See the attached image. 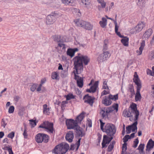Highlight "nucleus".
Masks as SVG:
<instances>
[{
    "mask_svg": "<svg viewBox=\"0 0 154 154\" xmlns=\"http://www.w3.org/2000/svg\"><path fill=\"white\" fill-rule=\"evenodd\" d=\"M100 128L101 130L103 131L104 128H103V126L105 123L103 122L101 120H100Z\"/></svg>",
    "mask_w": 154,
    "mask_h": 154,
    "instance_id": "nucleus-54",
    "label": "nucleus"
},
{
    "mask_svg": "<svg viewBox=\"0 0 154 154\" xmlns=\"http://www.w3.org/2000/svg\"><path fill=\"white\" fill-rule=\"evenodd\" d=\"M90 58L86 55H81L75 57L72 59L74 65V68L75 69L73 72L81 73L83 70L84 63L87 65L90 61Z\"/></svg>",
    "mask_w": 154,
    "mask_h": 154,
    "instance_id": "nucleus-1",
    "label": "nucleus"
},
{
    "mask_svg": "<svg viewBox=\"0 0 154 154\" xmlns=\"http://www.w3.org/2000/svg\"><path fill=\"white\" fill-rule=\"evenodd\" d=\"M14 110V107L13 106H11L8 109V112L9 113H13Z\"/></svg>",
    "mask_w": 154,
    "mask_h": 154,
    "instance_id": "nucleus-49",
    "label": "nucleus"
},
{
    "mask_svg": "<svg viewBox=\"0 0 154 154\" xmlns=\"http://www.w3.org/2000/svg\"><path fill=\"white\" fill-rule=\"evenodd\" d=\"M110 137H109L106 135H104L103 137V140L102 143V148L106 147V145L108 144L109 143L111 140L113 139V136H110Z\"/></svg>",
    "mask_w": 154,
    "mask_h": 154,
    "instance_id": "nucleus-12",
    "label": "nucleus"
},
{
    "mask_svg": "<svg viewBox=\"0 0 154 154\" xmlns=\"http://www.w3.org/2000/svg\"><path fill=\"white\" fill-rule=\"evenodd\" d=\"M56 21V18L51 14L48 15L46 20V24L48 25L54 23Z\"/></svg>",
    "mask_w": 154,
    "mask_h": 154,
    "instance_id": "nucleus-14",
    "label": "nucleus"
},
{
    "mask_svg": "<svg viewBox=\"0 0 154 154\" xmlns=\"http://www.w3.org/2000/svg\"><path fill=\"white\" fill-rule=\"evenodd\" d=\"M6 124V123H5V121L3 119H2V126H3L4 128H5Z\"/></svg>",
    "mask_w": 154,
    "mask_h": 154,
    "instance_id": "nucleus-61",
    "label": "nucleus"
},
{
    "mask_svg": "<svg viewBox=\"0 0 154 154\" xmlns=\"http://www.w3.org/2000/svg\"><path fill=\"white\" fill-rule=\"evenodd\" d=\"M115 31L117 35L121 38H123L124 37L123 35H122L120 32H118V30L119 28V26L118 25L116 21H115Z\"/></svg>",
    "mask_w": 154,
    "mask_h": 154,
    "instance_id": "nucleus-33",
    "label": "nucleus"
},
{
    "mask_svg": "<svg viewBox=\"0 0 154 154\" xmlns=\"http://www.w3.org/2000/svg\"><path fill=\"white\" fill-rule=\"evenodd\" d=\"M141 99V97H135V100L136 102L140 101Z\"/></svg>",
    "mask_w": 154,
    "mask_h": 154,
    "instance_id": "nucleus-62",
    "label": "nucleus"
},
{
    "mask_svg": "<svg viewBox=\"0 0 154 154\" xmlns=\"http://www.w3.org/2000/svg\"><path fill=\"white\" fill-rule=\"evenodd\" d=\"M84 113L82 112L77 117L75 121L77 123H80L83 119L84 117Z\"/></svg>",
    "mask_w": 154,
    "mask_h": 154,
    "instance_id": "nucleus-32",
    "label": "nucleus"
},
{
    "mask_svg": "<svg viewBox=\"0 0 154 154\" xmlns=\"http://www.w3.org/2000/svg\"><path fill=\"white\" fill-rule=\"evenodd\" d=\"M91 97H84L83 99L85 100L84 102L92 106L94 102V98H91Z\"/></svg>",
    "mask_w": 154,
    "mask_h": 154,
    "instance_id": "nucleus-24",
    "label": "nucleus"
},
{
    "mask_svg": "<svg viewBox=\"0 0 154 154\" xmlns=\"http://www.w3.org/2000/svg\"><path fill=\"white\" fill-rule=\"evenodd\" d=\"M119 106L118 104H116L115 105L113 106V109L114 110H115L117 112Z\"/></svg>",
    "mask_w": 154,
    "mask_h": 154,
    "instance_id": "nucleus-55",
    "label": "nucleus"
},
{
    "mask_svg": "<svg viewBox=\"0 0 154 154\" xmlns=\"http://www.w3.org/2000/svg\"><path fill=\"white\" fill-rule=\"evenodd\" d=\"M105 89V90H104L102 92L101 96L104 95H107L109 94L110 91L109 88H106V89Z\"/></svg>",
    "mask_w": 154,
    "mask_h": 154,
    "instance_id": "nucleus-42",
    "label": "nucleus"
},
{
    "mask_svg": "<svg viewBox=\"0 0 154 154\" xmlns=\"http://www.w3.org/2000/svg\"><path fill=\"white\" fill-rule=\"evenodd\" d=\"M128 91L131 93V96H133L134 94V87L133 85H130L128 89Z\"/></svg>",
    "mask_w": 154,
    "mask_h": 154,
    "instance_id": "nucleus-45",
    "label": "nucleus"
},
{
    "mask_svg": "<svg viewBox=\"0 0 154 154\" xmlns=\"http://www.w3.org/2000/svg\"><path fill=\"white\" fill-rule=\"evenodd\" d=\"M133 80L137 86V92L135 96H141L140 91L141 88V82L136 72H135L134 73Z\"/></svg>",
    "mask_w": 154,
    "mask_h": 154,
    "instance_id": "nucleus-4",
    "label": "nucleus"
},
{
    "mask_svg": "<svg viewBox=\"0 0 154 154\" xmlns=\"http://www.w3.org/2000/svg\"><path fill=\"white\" fill-rule=\"evenodd\" d=\"M130 139V136L128 135H125L123 139V141L124 143H126L128 140Z\"/></svg>",
    "mask_w": 154,
    "mask_h": 154,
    "instance_id": "nucleus-48",
    "label": "nucleus"
},
{
    "mask_svg": "<svg viewBox=\"0 0 154 154\" xmlns=\"http://www.w3.org/2000/svg\"><path fill=\"white\" fill-rule=\"evenodd\" d=\"M121 40V42L125 46L127 47L128 46L129 38L127 37H124Z\"/></svg>",
    "mask_w": 154,
    "mask_h": 154,
    "instance_id": "nucleus-30",
    "label": "nucleus"
},
{
    "mask_svg": "<svg viewBox=\"0 0 154 154\" xmlns=\"http://www.w3.org/2000/svg\"><path fill=\"white\" fill-rule=\"evenodd\" d=\"M73 73L74 74V79L76 81L77 86L80 88H82L83 85V79L77 75L80 73Z\"/></svg>",
    "mask_w": 154,
    "mask_h": 154,
    "instance_id": "nucleus-10",
    "label": "nucleus"
},
{
    "mask_svg": "<svg viewBox=\"0 0 154 154\" xmlns=\"http://www.w3.org/2000/svg\"><path fill=\"white\" fill-rule=\"evenodd\" d=\"M102 103L105 106H108L111 104L112 99L111 97H105L103 99Z\"/></svg>",
    "mask_w": 154,
    "mask_h": 154,
    "instance_id": "nucleus-15",
    "label": "nucleus"
},
{
    "mask_svg": "<svg viewBox=\"0 0 154 154\" xmlns=\"http://www.w3.org/2000/svg\"><path fill=\"white\" fill-rule=\"evenodd\" d=\"M102 54H100L97 58L99 63L103 62L106 60L110 57L109 53L108 51H103Z\"/></svg>",
    "mask_w": 154,
    "mask_h": 154,
    "instance_id": "nucleus-7",
    "label": "nucleus"
},
{
    "mask_svg": "<svg viewBox=\"0 0 154 154\" xmlns=\"http://www.w3.org/2000/svg\"><path fill=\"white\" fill-rule=\"evenodd\" d=\"M98 81L95 82L93 85L91 87L90 89H88L86 90V91L88 92L93 93L95 92L98 88Z\"/></svg>",
    "mask_w": 154,
    "mask_h": 154,
    "instance_id": "nucleus-13",
    "label": "nucleus"
},
{
    "mask_svg": "<svg viewBox=\"0 0 154 154\" xmlns=\"http://www.w3.org/2000/svg\"><path fill=\"white\" fill-rule=\"evenodd\" d=\"M69 148L68 144L63 143L56 146L52 152L54 154H65Z\"/></svg>",
    "mask_w": 154,
    "mask_h": 154,
    "instance_id": "nucleus-2",
    "label": "nucleus"
},
{
    "mask_svg": "<svg viewBox=\"0 0 154 154\" xmlns=\"http://www.w3.org/2000/svg\"><path fill=\"white\" fill-rule=\"evenodd\" d=\"M81 2L85 8L87 9L89 8L91 2V0H81Z\"/></svg>",
    "mask_w": 154,
    "mask_h": 154,
    "instance_id": "nucleus-26",
    "label": "nucleus"
},
{
    "mask_svg": "<svg viewBox=\"0 0 154 154\" xmlns=\"http://www.w3.org/2000/svg\"><path fill=\"white\" fill-rule=\"evenodd\" d=\"M74 130L75 131L77 135L79 137H82L85 134L83 132V130L79 125H78Z\"/></svg>",
    "mask_w": 154,
    "mask_h": 154,
    "instance_id": "nucleus-17",
    "label": "nucleus"
},
{
    "mask_svg": "<svg viewBox=\"0 0 154 154\" xmlns=\"http://www.w3.org/2000/svg\"><path fill=\"white\" fill-rule=\"evenodd\" d=\"M146 73L147 75H149L152 76V71H151L149 69H147L146 70Z\"/></svg>",
    "mask_w": 154,
    "mask_h": 154,
    "instance_id": "nucleus-58",
    "label": "nucleus"
},
{
    "mask_svg": "<svg viewBox=\"0 0 154 154\" xmlns=\"http://www.w3.org/2000/svg\"><path fill=\"white\" fill-rule=\"evenodd\" d=\"M8 151L9 153V154H13V153L12 152V149L11 148H8ZM5 154H6V152H5Z\"/></svg>",
    "mask_w": 154,
    "mask_h": 154,
    "instance_id": "nucleus-57",
    "label": "nucleus"
},
{
    "mask_svg": "<svg viewBox=\"0 0 154 154\" xmlns=\"http://www.w3.org/2000/svg\"><path fill=\"white\" fill-rule=\"evenodd\" d=\"M139 143V140L138 139L136 138L135 139V140L134 141V146L133 147L134 148H136L137 146V144Z\"/></svg>",
    "mask_w": 154,
    "mask_h": 154,
    "instance_id": "nucleus-52",
    "label": "nucleus"
},
{
    "mask_svg": "<svg viewBox=\"0 0 154 154\" xmlns=\"http://www.w3.org/2000/svg\"><path fill=\"white\" fill-rule=\"evenodd\" d=\"M98 2L100 4L101 6H98V8L99 11L101 10V8H105L106 3L104 0H97Z\"/></svg>",
    "mask_w": 154,
    "mask_h": 154,
    "instance_id": "nucleus-29",
    "label": "nucleus"
},
{
    "mask_svg": "<svg viewBox=\"0 0 154 154\" xmlns=\"http://www.w3.org/2000/svg\"><path fill=\"white\" fill-rule=\"evenodd\" d=\"M74 22L77 26L82 27L85 21L79 19H76L74 20Z\"/></svg>",
    "mask_w": 154,
    "mask_h": 154,
    "instance_id": "nucleus-27",
    "label": "nucleus"
},
{
    "mask_svg": "<svg viewBox=\"0 0 154 154\" xmlns=\"http://www.w3.org/2000/svg\"><path fill=\"white\" fill-rule=\"evenodd\" d=\"M61 38V36L60 35H55L53 37L54 40L57 42H61L63 41Z\"/></svg>",
    "mask_w": 154,
    "mask_h": 154,
    "instance_id": "nucleus-38",
    "label": "nucleus"
},
{
    "mask_svg": "<svg viewBox=\"0 0 154 154\" xmlns=\"http://www.w3.org/2000/svg\"><path fill=\"white\" fill-rule=\"evenodd\" d=\"M145 45V41L143 40L141 43L140 47L139 48V50H137V51L138 55H140L142 54L143 50Z\"/></svg>",
    "mask_w": 154,
    "mask_h": 154,
    "instance_id": "nucleus-25",
    "label": "nucleus"
},
{
    "mask_svg": "<svg viewBox=\"0 0 154 154\" xmlns=\"http://www.w3.org/2000/svg\"><path fill=\"white\" fill-rule=\"evenodd\" d=\"M109 42L108 40L105 39L103 42V51H106L108 49Z\"/></svg>",
    "mask_w": 154,
    "mask_h": 154,
    "instance_id": "nucleus-34",
    "label": "nucleus"
},
{
    "mask_svg": "<svg viewBox=\"0 0 154 154\" xmlns=\"http://www.w3.org/2000/svg\"><path fill=\"white\" fill-rule=\"evenodd\" d=\"M74 134L72 131H69L68 133L66 136V139L69 142H71L74 137Z\"/></svg>",
    "mask_w": 154,
    "mask_h": 154,
    "instance_id": "nucleus-20",
    "label": "nucleus"
},
{
    "mask_svg": "<svg viewBox=\"0 0 154 154\" xmlns=\"http://www.w3.org/2000/svg\"><path fill=\"white\" fill-rule=\"evenodd\" d=\"M14 133L13 132H12L8 135V137L9 138L12 139L14 137Z\"/></svg>",
    "mask_w": 154,
    "mask_h": 154,
    "instance_id": "nucleus-53",
    "label": "nucleus"
},
{
    "mask_svg": "<svg viewBox=\"0 0 154 154\" xmlns=\"http://www.w3.org/2000/svg\"><path fill=\"white\" fill-rule=\"evenodd\" d=\"M30 124L32 125V127H34L36 125V122L35 120H29Z\"/></svg>",
    "mask_w": 154,
    "mask_h": 154,
    "instance_id": "nucleus-51",
    "label": "nucleus"
},
{
    "mask_svg": "<svg viewBox=\"0 0 154 154\" xmlns=\"http://www.w3.org/2000/svg\"><path fill=\"white\" fill-rule=\"evenodd\" d=\"M23 135L24 136V137L25 138H27V132H26V129H25V130H24V132H23Z\"/></svg>",
    "mask_w": 154,
    "mask_h": 154,
    "instance_id": "nucleus-63",
    "label": "nucleus"
},
{
    "mask_svg": "<svg viewBox=\"0 0 154 154\" xmlns=\"http://www.w3.org/2000/svg\"><path fill=\"white\" fill-rule=\"evenodd\" d=\"M39 127L45 129L47 130L48 132L51 133H53L54 131L53 123L48 121L44 122Z\"/></svg>",
    "mask_w": 154,
    "mask_h": 154,
    "instance_id": "nucleus-5",
    "label": "nucleus"
},
{
    "mask_svg": "<svg viewBox=\"0 0 154 154\" xmlns=\"http://www.w3.org/2000/svg\"><path fill=\"white\" fill-rule=\"evenodd\" d=\"M73 13L76 15L80 17L81 16V14L79 9L78 8H73L72 10Z\"/></svg>",
    "mask_w": 154,
    "mask_h": 154,
    "instance_id": "nucleus-37",
    "label": "nucleus"
},
{
    "mask_svg": "<svg viewBox=\"0 0 154 154\" xmlns=\"http://www.w3.org/2000/svg\"><path fill=\"white\" fill-rule=\"evenodd\" d=\"M38 84H37L35 83L33 84L32 85H31V87L30 88V90L32 91H34L35 90H36V87Z\"/></svg>",
    "mask_w": 154,
    "mask_h": 154,
    "instance_id": "nucleus-46",
    "label": "nucleus"
},
{
    "mask_svg": "<svg viewBox=\"0 0 154 154\" xmlns=\"http://www.w3.org/2000/svg\"><path fill=\"white\" fill-rule=\"evenodd\" d=\"M107 24V20L106 18L103 17L102 20L99 22V24L100 26L103 28L106 27Z\"/></svg>",
    "mask_w": 154,
    "mask_h": 154,
    "instance_id": "nucleus-28",
    "label": "nucleus"
},
{
    "mask_svg": "<svg viewBox=\"0 0 154 154\" xmlns=\"http://www.w3.org/2000/svg\"><path fill=\"white\" fill-rule=\"evenodd\" d=\"M78 51V49L77 48H69L68 49L67 51L66 54L71 57H72L74 56L75 52Z\"/></svg>",
    "mask_w": 154,
    "mask_h": 154,
    "instance_id": "nucleus-19",
    "label": "nucleus"
},
{
    "mask_svg": "<svg viewBox=\"0 0 154 154\" xmlns=\"http://www.w3.org/2000/svg\"><path fill=\"white\" fill-rule=\"evenodd\" d=\"M152 33V30L151 29L149 28L146 30L143 35V38L148 39L151 35Z\"/></svg>",
    "mask_w": 154,
    "mask_h": 154,
    "instance_id": "nucleus-21",
    "label": "nucleus"
},
{
    "mask_svg": "<svg viewBox=\"0 0 154 154\" xmlns=\"http://www.w3.org/2000/svg\"><path fill=\"white\" fill-rule=\"evenodd\" d=\"M135 121V122L132 125V127L131 130H132V132L135 131V130H137V121Z\"/></svg>",
    "mask_w": 154,
    "mask_h": 154,
    "instance_id": "nucleus-41",
    "label": "nucleus"
},
{
    "mask_svg": "<svg viewBox=\"0 0 154 154\" xmlns=\"http://www.w3.org/2000/svg\"><path fill=\"white\" fill-rule=\"evenodd\" d=\"M81 140V138H79L78 141L76 143V145H77V147L76 148V150H77L79 148V146H80V140Z\"/></svg>",
    "mask_w": 154,
    "mask_h": 154,
    "instance_id": "nucleus-60",
    "label": "nucleus"
},
{
    "mask_svg": "<svg viewBox=\"0 0 154 154\" xmlns=\"http://www.w3.org/2000/svg\"><path fill=\"white\" fill-rule=\"evenodd\" d=\"M67 128L69 129H74L78 125L75 121L72 119H67L66 121Z\"/></svg>",
    "mask_w": 154,
    "mask_h": 154,
    "instance_id": "nucleus-9",
    "label": "nucleus"
},
{
    "mask_svg": "<svg viewBox=\"0 0 154 154\" xmlns=\"http://www.w3.org/2000/svg\"><path fill=\"white\" fill-rule=\"evenodd\" d=\"M51 14L52 16H53L55 17V18H56V17L59 15V13L57 11H54V12H52Z\"/></svg>",
    "mask_w": 154,
    "mask_h": 154,
    "instance_id": "nucleus-56",
    "label": "nucleus"
},
{
    "mask_svg": "<svg viewBox=\"0 0 154 154\" xmlns=\"http://www.w3.org/2000/svg\"><path fill=\"white\" fill-rule=\"evenodd\" d=\"M82 27L86 30H91L93 29V25L91 24L90 23L85 21L84 24L83 25Z\"/></svg>",
    "mask_w": 154,
    "mask_h": 154,
    "instance_id": "nucleus-22",
    "label": "nucleus"
},
{
    "mask_svg": "<svg viewBox=\"0 0 154 154\" xmlns=\"http://www.w3.org/2000/svg\"><path fill=\"white\" fill-rule=\"evenodd\" d=\"M48 136L44 134H38L35 137V140L38 143H41L43 141L47 143L48 141Z\"/></svg>",
    "mask_w": 154,
    "mask_h": 154,
    "instance_id": "nucleus-6",
    "label": "nucleus"
},
{
    "mask_svg": "<svg viewBox=\"0 0 154 154\" xmlns=\"http://www.w3.org/2000/svg\"><path fill=\"white\" fill-rule=\"evenodd\" d=\"M133 113L129 111H128L126 110H124L123 112V115L125 117H133Z\"/></svg>",
    "mask_w": 154,
    "mask_h": 154,
    "instance_id": "nucleus-31",
    "label": "nucleus"
},
{
    "mask_svg": "<svg viewBox=\"0 0 154 154\" xmlns=\"http://www.w3.org/2000/svg\"><path fill=\"white\" fill-rule=\"evenodd\" d=\"M116 143V142L115 141H113L110 144L107 150L109 152L111 151L114 148V146Z\"/></svg>",
    "mask_w": 154,
    "mask_h": 154,
    "instance_id": "nucleus-39",
    "label": "nucleus"
},
{
    "mask_svg": "<svg viewBox=\"0 0 154 154\" xmlns=\"http://www.w3.org/2000/svg\"><path fill=\"white\" fill-rule=\"evenodd\" d=\"M107 81L106 80H104L103 81V88L104 89H106L108 88L107 85Z\"/></svg>",
    "mask_w": 154,
    "mask_h": 154,
    "instance_id": "nucleus-50",
    "label": "nucleus"
},
{
    "mask_svg": "<svg viewBox=\"0 0 154 154\" xmlns=\"http://www.w3.org/2000/svg\"><path fill=\"white\" fill-rule=\"evenodd\" d=\"M59 74L57 72H52L51 74V78L53 79H58Z\"/></svg>",
    "mask_w": 154,
    "mask_h": 154,
    "instance_id": "nucleus-40",
    "label": "nucleus"
},
{
    "mask_svg": "<svg viewBox=\"0 0 154 154\" xmlns=\"http://www.w3.org/2000/svg\"><path fill=\"white\" fill-rule=\"evenodd\" d=\"M154 146V141H153L152 139H150L148 141L146 146V150L149 151L150 149L153 148Z\"/></svg>",
    "mask_w": 154,
    "mask_h": 154,
    "instance_id": "nucleus-23",
    "label": "nucleus"
},
{
    "mask_svg": "<svg viewBox=\"0 0 154 154\" xmlns=\"http://www.w3.org/2000/svg\"><path fill=\"white\" fill-rule=\"evenodd\" d=\"M144 146V145L143 144H140L139 145L138 148V149L139 150L140 153H141L142 152H143Z\"/></svg>",
    "mask_w": 154,
    "mask_h": 154,
    "instance_id": "nucleus-43",
    "label": "nucleus"
},
{
    "mask_svg": "<svg viewBox=\"0 0 154 154\" xmlns=\"http://www.w3.org/2000/svg\"><path fill=\"white\" fill-rule=\"evenodd\" d=\"M109 111L106 108H104L100 109V114L103 118H106L107 116L108 113L109 112Z\"/></svg>",
    "mask_w": 154,
    "mask_h": 154,
    "instance_id": "nucleus-18",
    "label": "nucleus"
},
{
    "mask_svg": "<svg viewBox=\"0 0 154 154\" xmlns=\"http://www.w3.org/2000/svg\"><path fill=\"white\" fill-rule=\"evenodd\" d=\"M145 26V23L144 22H141L138 24L136 27L132 29L131 30V32L132 33H136L139 32L142 30Z\"/></svg>",
    "mask_w": 154,
    "mask_h": 154,
    "instance_id": "nucleus-8",
    "label": "nucleus"
},
{
    "mask_svg": "<svg viewBox=\"0 0 154 154\" xmlns=\"http://www.w3.org/2000/svg\"><path fill=\"white\" fill-rule=\"evenodd\" d=\"M131 112L135 115L134 121H137L139 115V112L137 109V105L135 103L132 104L130 106Z\"/></svg>",
    "mask_w": 154,
    "mask_h": 154,
    "instance_id": "nucleus-11",
    "label": "nucleus"
},
{
    "mask_svg": "<svg viewBox=\"0 0 154 154\" xmlns=\"http://www.w3.org/2000/svg\"><path fill=\"white\" fill-rule=\"evenodd\" d=\"M150 43L151 45H153L154 43V35H153L152 38L150 42Z\"/></svg>",
    "mask_w": 154,
    "mask_h": 154,
    "instance_id": "nucleus-64",
    "label": "nucleus"
},
{
    "mask_svg": "<svg viewBox=\"0 0 154 154\" xmlns=\"http://www.w3.org/2000/svg\"><path fill=\"white\" fill-rule=\"evenodd\" d=\"M50 109L47 107V105L45 104L43 105V112L44 114L48 115L50 113Z\"/></svg>",
    "mask_w": 154,
    "mask_h": 154,
    "instance_id": "nucleus-36",
    "label": "nucleus"
},
{
    "mask_svg": "<svg viewBox=\"0 0 154 154\" xmlns=\"http://www.w3.org/2000/svg\"><path fill=\"white\" fill-rule=\"evenodd\" d=\"M127 144L126 143H124L122 145V154H124L127 149Z\"/></svg>",
    "mask_w": 154,
    "mask_h": 154,
    "instance_id": "nucleus-44",
    "label": "nucleus"
},
{
    "mask_svg": "<svg viewBox=\"0 0 154 154\" xmlns=\"http://www.w3.org/2000/svg\"><path fill=\"white\" fill-rule=\"evenodd\" d=\"M132 126L131 125L128 126V127H126V132L127 134H129L131 133V131L132 129Z\"/></svg>",
    "mask_w": 154,
    "mask_h": 154,
    "instance_id": "nucleus-47",
    "label": "nucleus"
},
{
    "mask_svg": "<svg viewBox=\"0 0 154 154\" xmlns=\"http://www.w3.org/2000/svg\"><path fill=\"white\" fill-rule=\"evenodd\" d=\"M61 2L65 5L72 6L76 4L75 0H61Z\"/></svg>",
    "mask_w": 154,
    "mask_h": 154,
    "instance_id": "nucleus-16",
    "label": "nucleus"
},
{
    "mask_svg": "<svg viewBox=\"0 0 154 154\" xmlns=\"http://www.w3.org/2000/svg\"><path fill=\"white\" fill-rule=\"evenodd\" d=\"M103 132L109 136H113L116 133V128L113 124L107 123L105 125Z\"/></svg>",
    "mask_w": 154,
    "mask_h": 154,
    "instance_id": "nucleus-3",
    "label": "nucleus"
},
{
    "mask_svg": "<svg viewBox=\"0 0 154 154\" xmlns=\"http://www.w3.org/2000/svg\"><path fill=\"white\" fill-rule=\"evenodd\" d=\"M58 45L60 47L62 48V49H64V48H65V45L61 43H59L58 44Z\"/></svg>",
    "mask_w": 154,
    "mask_h": 154,
    "instance_id": "nucleus-59",
    "label": "nucleus"
},
{
    "mask_svg": "<svg viewBox=\"0 0 154 154\" xmlns=\"http://www.w3.org/2000/svg\"><path fill=\"white\" fill-rule=\"evenodd\" d=\"M46 80L45 78H44L42 79L41 84L39 85V86L37 88L36 91L37 92H39L41 91V88L43 84L46 82Z\"/></svg>",
    "mask_w": 154,
    "mask_h": 154,
    "instance_id": "nucleus-35",
    "label": "nucleus"
}]
</instances>
